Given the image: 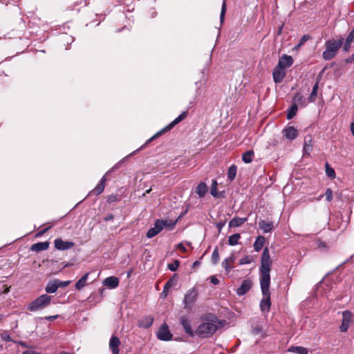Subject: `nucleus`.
Returning a JSON list of instances; mask_svg holds the SVG:
<instances>
[{"mask_svg":"<svg viewBox=\"0 0 354 354\" xmlns=\"http://www.w3.org/2000/svg\"><path fill=\"white\" fill-rule=\"evenodd\" d=\"M120 340L118 337L112 336L109 341V348L111 350L112 354H119V346Z\"/></svg>","mask_w":354,"mask_h":354,"instance_id":"16","label":"nucleus"},{"mask_svg":"<svg viewBox=\"0 0 354 354\" xmlns=\"http://www.w3.org/2000/svg\"><path fill=\"white\" fill-rule=\"evenodd\" d=\"M354 38V31H351L348 35L347 36L345 41H343V50L345 52H348L351 48V43L353 41V39Z\"/></svg>","mask_w":354,"mask_h":354,"instance_id":"23","label":"nucleus"},{"mask_svg":"<svg viewBox=\"0 0 354 354\" xmlns=\"http://www.w3.org/2000/svg\"><path fill=\"white\" fill-rule=\"evenodd\" d=\"M198 292L196 288L189 289L185 295L183 299L184 308L187 310H191L194 304L197 300Z\"/></svg>","mask_w":354,"mask_h":354,"instance_id":"5","label":"nucleus"},{"mask_svg":"<svg viewBox=\"0 0 354 354\" xmlns=\"http://www.w3.org/2000/svg\"><path fill=\"white\" fill-rule=\"evenodd\" d=\"M299 354H308V350L306 348H302L301 351H299Z\"/></svg>","mask_w":354,"mask_h":354,"instance_id":"59","label":"nucleus"},{"mask_svg":"<svg viewBox=\"0 0 354 354\" xmlns=\"http://www.w3.org/2000/svg\"><path fill=\"white\" fill-rule=\"evenodd\" d=\"M207 192V187L205 183H201L198 185L196 188V193L198 195L200 198H203L205 196Z\"/></svg>","mask_w":354,"mask_h":354,"instance_id":"26","label":"nucleus"},{"mask_svg":"<svg viewBox=\"0 0 354 354\" xmlns=\"http://www.w3.org/2000/svg\"><path fill=\"white\" fill-rule=\"evenodd\" d=\"M351 321V313L346 310L342 313V322L339 327L341 332L345 333L349 328V325Z\"/></svg>","mask_w":354,"mask_h":354,"instance_id":"9","label":"nucleus"},{"mask_svg":"<svg viewBox=\"0 0 354 354\" xmlns=\"http://www.w3.org/2000/svg\"><path fill=\"white\" fill-rule=\"evenodd\" d=\"M298 109V106L292 104L291 107L289 109L288 112L287 113V119H292L297 113Z\"/></svg>","mask_w":354,"mask_h":354,"instance_id":"36","label":"nucleus"},{"mask_svg":"<svg viewBox=\"0 0 354 354\" xmlns=\"http://www.w3.org/2000/svg\"><path fill=\"white\" fill-rule=\"evenodd\" d=\"M261 331L262 329L259 326L252 328V333L255 335L259 334L260 333H261Z\"/></svg>","mask_w":354,"mask_h":354,"instance_id":"52","label":"nucleus"},{"mask_svg":"<svg viewBox=\"0 0 354 354\" xmlns=\"http://www.w3.org/2000/svg\"><path fill=\"white\" fill-rule=\"evenodd\" d=\"M210 194L214 196L217 197L218 192H217V182L216 180H212V184L210 188Z\"/></svg>","mask_w":354,"mask_h":354,"instance_id":"39","label":"nucleus"},{"mask_svg":"<svg viewBox=\"0 0 354 354\" xmlns=\"http://www.w3.org/2000/svg\"><path fill=\"white\" fill-rule=\"evenodd\" d=\"M219 259H220V257H219L218 250V248H216L214 250L212 254V263L214 265L217 264L219 261Z\"/></svg>","mask_w":354,"mask_h":354,"instance_id":"38","label":"nucleus"},{"mask_svg":"<svg viewBox=\"0 0 354 354\" xmlns=\"http://www.w3.org/2000/svg\"><path fill=\"white\" fill-rule=\"evenodd\" d=\"M169 289H166V288L164 286L163 290L160 293L161 297L162 298H166L167 295H168V293H169Z\"/></svg>","mask_w":354,"mask_h":354,"instance_id":"50","label":"nucleus"},{"mask_svg":"<svg viewBox=\"0 0 354 354\" xmlns=\"http://www.w3.org/2000/svg\"><path fill=\"white\" fill-rule=\"evenodd\" d=\"M153 322V317L151 315L145 316L142 317L138 322V326L140 328H148Z\"/></svg>","mask_w":354,"mask_h":354,"instance_id":"18","label":"nucleus"},{"mask_svg":"<svg viewBox=\"0 0 354 354\" xmlns=\"http://www.w3.org/2000/svg\"><path fill=\"white\" fill-rule=\"evenodd\" d=\"M293 64V59L290 55H283L279 57L277 65L286 70L290 67Z\"/></svg>","mask_w":354,"mask_h":354,"instance_id":"11","label":"nucleus"},{"mask_svg":"<svg viewBox=\"0 0 354 354\" xmlns=\"http://www.w3.org/2000/svg\"><path fill=\"white\" fill-rule=\"evenodd\" d=\"M225 12H226V1H225V0H223V3H222L221 15H220V20H221V23H223L224 21Z\"/></svg>","mask_w":354,"mask_h":354,"instance_id":"42","label":"nucleus"},{"mask_svg":"<svg viewBox=\"0 0 354 354\" xmlns=\"http://www.w3.org/2000/svg\"><path fill=\"white\" fill-rule=\"evenodd\" d=\"M302 348L303 347L301 346H292L289 349V351L298 353L299 351H301Z\"/></svg>","mask_w":354,"mask_h":354,"instance_id":"53","label":"nucleus"},{"mask_svg":"<svg viewBox=\"0 0 354 354\" xmlns=\"http://www.w3.org/2000/svg\"><path fill=\"white\" fill-rule=\"evenodd\" d=\"M351 131L352 132L353 136H354V122H352L351 124Z\"/></svg>","mask_w":354,"mask_h":354,"instance_id":"60","label":"nucleus"},{"mask_svg":"<svg viewBox=\"0 0 354 354\" xmlns=\"http://www.w3.org/2000/svg\"><path fill=\"white\" fill-rule=\"evenodd\" d=\"M89 273H86L82 276L75 283V288L78 290H82L84 286H86V281L88 279Z\"/></svg>","mask_w":354,"mask_h":354,"instance_id":"30","label":"nucleus"},{"mask_svg":"<svg viewBox=\"0 0 354 354\" xmlns=\"http://www.w3.org/2000/svg\"><path fill=\"white\" fill-rule=\"evenodd\" d=\"M3 288H4V290H0V295L2 294V293H8L9 292V288L6 286H3Z\"/></svg>","mask_w":354,"mask_h":354,"instance_id":"58","label":"nucleus"},{"mask_svg":"<svg viewBox=\"0 0 354 354\" xmlns=\"http://www.w3.org/2000/svg\"><path fill=\"white\" fill-rule=\"evenodd\" d=\"M271 266L272 260L269 249L266 247L263 250L260 266V286L263 296L260 302V308L263 313H268L271 306L270 292Z\"/></svg>","mask_w":354,"mask_h":354,"instance_id":"1","label":"nucleus"},{"mask_svg":"<svg viewBox=\"0 0 354 354\" xmlns=\"http://www.w3.org/2000/svg\"><path fill=\"white\" fill-rule=\"evenodd\" d=\"M236 170H237V167L234 165H232L228 169V171H227V178L230 181H232L233 180H234V178L236 177Z\"/></svg>","mask_w":354,"mask_h":354,"instance_id":"33","label":"nucleus"},{"mask_svg":"<svg viewBox=\"0 0 354 354\" xmlns=\"http://www.w3.org/2000/svg\"><path fill=\"white\" fill-rule=\"evenodd\" d=\"M57 282L58 288H65V287L68 286L71 283V281H59L58 279H57Z\"/></svg>","mask_w":354,"mask_h":354,"instance_id":"44","label":"nucleus"},{"mask_svg":"<svg viewBox=\"0 0 354 354\" xmlns=\"http://www.w3.org/2000/svg\"><path fill=\"white\" fill-rule=\"evenodd\" d=\"M266 239L263 236H258L254 243V250L255 252H259L263 248Z\"/></svg>","mask_w":354,"mask_h":354,"instance_id":"24","label":"nucleus"},{"mask_svg":"<svg viewBox=\"0 0 354 354\" xmlns=\"http://www.w3.org/2000/svg\"><path fill=\"white\" fill-rule=\"evenodd\" d=\"M23 354H41V353H38L34 350L30 349V350L24 351Z\"/></svg>","mask_w":354,"mask_h":354,"instance_id":"54","label":"nucleus"},{"mask_svg":"<svg viewBox=\"0 0 354 354\" xmlns=\"http://www.w3.org/2000/svg\"><path fill=\"white\" fill-rule=\"evenodd\" d=\"M188 115V111H185L181 114H180L174 121H172L171 123H169L168 125H167L165 128H163L162 130L156 133L153 137H151L147 142H149L153 139L159 137L162 133L170 131L175 125L183 121Z\"/></svg>","mask_w":354,"mask_h":354,"instance_id":"6","label":"nucleus"},{"mask_svg":"<svg viewBox=\"0 0 354 354\" xmlns=\"http://www.w3.org/2000/svg\"><path fill=\"white\" fill-rule=\"evenodd\" d=\"M248 220L247 218H240L235 216L229 222V227H237L242 225Z\"/></svg>","mask_w":354,"mask_h":354,"instance_id":"21","label":"nucleus"},{"mask_svg":"<svg viewBox=\"0 0 354 354\" xmlns=\"http://www.w3.org/2000/svg\"><path fill=\"white\" fill-rule=\"evenodd\" d=\"M326 199L330 201L333 198V192L330 189H327L325 193Z\"/></svg>","mask_w":354,"mask_h":354,"instance_id":"45","label":"nucleus"},{"mask_svg":"<svg viewBox=\"0 0 354 354\" xmlns=\"http://www.w3.org/2000/svg\"><path fill=\"white\" fill-rule=\"evenodd\" d=\"M58 289L57 279L50 281L47 283L45 290L47 293H55Z\"/></svg>","mask_w":354,"mask_h":354,"instance_id":"25","label":"nucleus"},{"mask_svg":"<svg viewBox=\"0 0 354 354\" xmlns=\"http://www.w3.org/2000/svg\"><path fill=\"white\" fill-rule=\"evenodd\" d=\"M283 135L288 140H294L297 136V129L292 126L287 127L283 130Z\"/></svg>","mask_w":354,"mask_h":354,"instance_id":"15","label":"nucleus"},{"mask_svg":"<svg viewBox=\"0 0 354 354\" xmlns=\"http://www.w3.org/2000/svg\"><path fill=\"white\" fill-rule=\"evenodd\" d=\"M200 265V262L198 261H196L194 263H193V266L195 267V266H198Z\"/></svg>","mask_w":354,"mask_h":354,"instance_id":"63","label":"nucleus"},{"mask_svg":"<svg viewBox=\"0 0 354 354\" xmlns=\"http://www.w3.org/2000/svg\"><path fill=\"white\" fill-rule=\"evenodd\" d=\"M254 257L251 255H245L239 260L240 265L249 264L254 261Z\"/></svg>","mask_w":354,"mask_h":354,"instance_id":"37","label":"nucleus"},{"mask_svg":"<svg viewBox=\"0 0 354 354\" xmlns=\"http://www.w3.org/2000/svg\"><path fill=\"white\" fill-rule=\"evenodd\" d=\"M241 239V235L239 233L234 234L229 236L228 243L230 245H236L239 243V240Z\"/></svg>","mask_w":354,"mask_h":354,"instance_id":"35","label":"nucleus"},{"mask_svg":"<svg viewBox=\"0 0 354 354\" xmlns=\"http://www.w3.org/2000/svg\"><path fill=\"white\" fill-rule=\"evenodd\" d=\"M118 201V198L116 195H111L108 197L107 198V202L109 203H113V202H115V201Z\"/></svg>","mask_w":354,"mask_h":354,"instance_id":"47","label":"nucleus"},{"mask_svg":"<svg viewBox=\"0 0 354 354\" xmlns=\"http://www.w3.org/2000/svg\"><path fill=\"white\" fill-rule=\"evenodd\" d=\"M223 226V223H218L217 224V227L221 230L222 228V227Z\"/></svg>","mask_w":354,"mask_h":354,"instance_id":"64","label":"nucleus"},{"mask_svg":"<svg viewBox=\"0 0 354 354\" xmlns=\"http://www.w3.org/2000/svg\"><path fill=\"white\" fill-rule=\"evenodd\" d=\"M344 38L339 37L337 40L329 39L325 42L326 50L322 53L324 60L329 61L333 59L337 55L338 50L343 44Z\"/></svg>","mask_w":354,"mask_h":354,"instance_id":"3","label":"nucleus"},{"mask_svg":"<svg viewBox=\"0 0 354 354\" xmlns=\"http://www.w3.org/2000/svg\"><path fill=\"white\" fill-rule=\"evenodd\" d=\"M55 248L59 250H66L72 248L74 246V243L72 241H65L62 239H57L54 241Z\"/></svg>","mask_w":354,"mask_h":354,"instance_id":"10","label":"nucleus"},{"mask_svg":"<svg viewBox=\"0 0 354 354\" xmlns=\"http://www.w3.org/2000/svg\"><path fill=\"white\" fill-rule=\"evenodd\" d=\"M286 70L277 65L272 72L273 80L275 83H281L286 76Z\"/></svg>","mask_w":354,"mask_h":354,"instance_id":"8","label":"nucleus"},{"mask_svg":"<svg viewBox=\"0 0 354 354\" xmlns=\"http://www.w3.org/2000/svg\"><path fill=\"white\" fill-rule=\"evenodd\" d=\"M180 263L178 260H175L173 263H169L167 268L171 271H176L179 267Z\"/></svg>","mask_w":354,"mask_h":354,"instance_id":"41","label":"nucleus"},{"mask_svg":"<svg viewBox=\"0 0 354 354\" xmlns=\"http://www.w3.org/2000/svg\"><path fill=\"white\" fill-rule=\"evenodd\" d=\"M254 157V152L253 150H248L243 153L242 155V160L246 163H250L252 162L253 158Z\"/></svg>","mask_w":354,"mask_h":354,"instance_id":"28","label":"nucleus"},{"mask_svg":"<svg viewBox=\"0 0 354 354\" xmlns=\"http://www.w3.org/2000/svg\"><path fill=\"white\" fill-rule=\"evenodd\" d=\"M222 266L227 272H230L233 268V266L229 263V261H227L225 259L223 261Z\"/></svg>","mask_w":354,"mask_h":354,"instance_id":"43","label":"nucleus"},{"mask_svg":"<svg viewBox=\"0 0 354 354\" xmlns=\"http://www.w3.org/2000/svg\"><path fill=\"white\" fill-rule=\"evenodd\" d=\"M178 281V275L174 274L165 284L166 289H170L171 287L175 286Z\"/></svg>","mask_w":354,"mask_h":354,"instance_id":"32","label":"nucleus"},{"mask_svg":"<svg viewBox=\"0 0 354 354\" xmlns=\"http://www.w3.org/2000/svg\"><path fill=\"white\" fill-rule=\"evenodd\" d=\"M320 78L319 77H317V81L315 85L313 86V90L311 91V93L308 97V102H315L317 95V91L319 88V82Z\"/></svg>","mask_w":354,"mask_h":354,"instance_id":"27","label":"nucleus"},{"mask_svg":"<svg viewBox=\"0 0 354 354\" xmlns=\"http://www.w3.org/2000/svg\"><path fill=\"white\" fill-rule=\"evenodd\" d=\"M105 176H103L102 178L100 180V181L98 183V184L95 186V187L93 189V192L95 194L99 195L101 194L105 187Z\"/></svg>","mask_w":354,"mask_h":354,"instance_id":"29","label":"nucleus"},{"mask_svg":"<svg viewBox=\"0 0 354 354\" xmlns=\"http://www.w3.org/2000/svg\"><path fill=\"white\" fill-rule=\"evenodd\" d=\"M310 39V36L308 35H304L300 39L298 46H302L305 42Z\"/></svg>","mask_w":354,"mask_h":354,"instance_id":"46","label":"nucleus"},{"mask_svg":"<svg viewBox=\"0 0 354 354\" xmlns=\"http://www.w3.org/2000/svg\"><path fill=\"white\" fill-rule=\"evenodd\" d=\"M210 281L214 284V285H218L220 282L219 279L218 278H216L215 276H212L210 277Z\"/></svg>","mask_w":354,"mask_h":354,"instance_id":"49","label":"nucleus"},{"mask_svg":"<svg viewBox=\"0 0 354 354\" xmlns=\"http://www.w3.org/2000/svg\"><path fill=\"white\" fill-rule=\"evenodd\" d=\"M113 218H114L113 215L112 214H109L106 216L104 217V221H113Z\"/></svg>","mask_w":354,"mask_h":354,"instance_id":"57","label":"nucleus"},{"mask_svg":"<svg viewBox=\"0 0 354 354\" xmlns=\"http://www.w3.org/2000/svg\"><path fill=\"white\" fill-rule=\"evenodd\" d=\"M177 248L179 249L181 252H185L187 251L186 248L182 243L178 244Z\"/></svg>","mask_w":354,"mask_h":354,"instance_id":"55","label":"nucleus"},{"mask_svg":"<svg viewBox=\"0 0 354 354\" xmlns=\"http://www.w3.org/2000/svg\"><path fill=\"white\" fill-rule=\"evenodd\" d=\"M352 61H354V53L351 55V57L346 59V62H351Z\"/></svg>","mask_w":354,"mask_h":354,"instance_id":"61","label":"nucleus"},{"mask_svg":"<svg viewBox=\"0 0 354 354\" xmlns=\"http://www.w3.org/2000/svg\"><path fill=\"white\" fill-rule=\"evenodd\" d=\"M162 222L156 220L154 223V226L151 227L147 232V237L151 239L159 234L162 230L161 226Z\"/></svg>","mask_w":354,"mask_h":354,"instance_id":"14","label":"nucleus"},{"mask_svg":"<svg viewBox=\"0 0 354 354\" xmlns=\"http://www.w3.org/2000/svg\"><path fill=\"white\" fill-rule=\"evenodd\" d=\"M259 225L263 233L270 232L274 229V223L272 221L261 220L259 221Z\"/></svg>","mask_w":354,"mask_h":354,"instance_id":"17","label":"nucleus"},{"mask_svg":"<svg viewBox=\"0 0 354 354\" xmlns=\"http://www.w3.org/2000/svg\"><path fill=\"white\" fill-rule=\"evenodd\" d=\"M308 138V137H306L304 139V151L305 153H309L313 149L310 136H309Z\"/></svg>","mask_w":354,"mask_h":354,"instance_id":"34","label":"nucleus"},{"mask_svg":"<svg viewBox=\"0 0 354 354\" xmlns=\"http://www.w3.org/2000/svg\"><path fill=\"white\" fill-rule=\"evenodd\" d=\"M49 247V243L48 241L39 242L31 245L30 250L32 251L40 252L46 250Z\"/></svg>","mask_w":354,"mask_h":354,"instance_id":"22","label":"nucleus"},{"mask_svg":"<svg viewBox=\"0 0 354 354\" xmlns=\"http://www.w3.org/2000/svg\"><path fill=\"white\" fill-rule=\"evenodd\" d=\"M50 227H46L44 228V230H41L40 232H39L37 234V236H42L44 233H46L48 230H49Z\"/></svg>","mask_w":354,"mask_h":354,"instance_id":"56","label":"nucleus"},{"mask_svg":"<svg viewBox=\"0 0 354 354\" xmlns=\"http://www.w3.org/2000/svg\"><path fill=\"white\" fill-rule=\"evenodd\" d=\"M103 284L111 288H115L119 285V279L115 277H109L103 281Z\"/></svg>","mask_w":354,"mask_h":354,"instance_id":"20","label":"nucleus"},{"mask_svg":"<svg viewBox=\"0 0 354 354\" xmlns=\"http://www.w3.org/2000/svg\"><path fill=\"white\" fill-rule=\"evenodd\" d=\"M252 283L250 279H245L242 281V283L239 288L236 290V293L239 296L244 295L247 293L252 288Z\"/></svg>","mask_w":354,"mask_h":354,"instance_id":"13","label":"nucleus"},{"mask_svg":"<svg viewBox=\"0 0 354 354\" xmlns=\"http://www.w3.org/2000/svg\"><path fill=\"white\" fill-rule=\"evenodd\" d=\"M58 317H59V315H56L46 316L44 317V319L46 320H48V321H54L56 319H57Z\"/></svg>","mask_w":354,"mask_h":354,"instance_id":"51","label":"nucleus"},{"mask_svg":"<svg viewBox=\"0 0 354 354\" xmlns=\"http://www.w3.org/2000/svg\"><path fill=\"white\" fill-rule=\"evenodd\" d=\"M51 299V296H49L47 294H43L32 301L28 304L27 309L30 312L42 310L50 304Z\"/></svg>","mask_w":354,"mask_h":354,"instance_id":"4","label":"nucleus"},{"mask_svg":"<svg viewBox=\"0 0 354 354\" xmlns=\"http://www.w3.org/2000/svg\"><path fill=\"white\" fill-rule=\"evenodd\" d=\"M158 221L162 222L161 226L162 230L164 228H167L169 230H171L174 228L176 225V222L172 221L171 220H162V219H157Z\"/></svg>","mask_w":354,"mask_h":354,"instance_id":"31","label":"nucleus"},{"mask_svg":"<svg viewBox=\"0 0 354 354\" xmlns=\"http://www.w3.org/2000/svg\"><path fill=\"white\" fill-rule=\"evenodd\" d=\"M180 322L185 332L189 336L193 337L194 335V332L192 328L191 321L187 317L182 316L180 318Z\"/></svg>","mask_w":354,"mask_h":354,"instance_id":"12","label":"nucleus"},{"mask_svg":"<svg viewBox=\"0 0 354 354\" xmlns=\"http://www.w3.org/2000/svg\"><path fill=\"white\" fill-rule=\"evenodd\" d=\"M235 259H236V257L234 256V254H231V255L226 258L225 260H227V261H229V263L232 265L234 263L235 261Z\"/></svg>","mask_w":354,"mask_h":354,"instance_id":"48","label":"nucleus"},{"mask_svg":"<svg viewBox=\"0 0 354 354\" xmlns=\"http://www.w3.org/2000/svg\"><path fill=\"white\" fill-rule=\"evenodd\" d=\"M326 173L327 176L331 178H334L335 177V172L333 168L329 167L328 164H326Z\"/></svg>","mask_w":354,"mask_h":354,"instance_id":"40","label":"nucleus"},{"mask_svg":"<svg viewBox=\"0 0 354 354\" xmlns=\"http://www.w3.org/2000/svg\"><path fill=\"white\" fill-rule=\"evenodd\" d=\"M201 323L195 330L197 336L201 338L212 337L218 329L223 328L225 321L219 319L212 313L204 315L201 318Z\"/></svg>","mask_w":354,"mask_h":354,"instance_id":"2","label":"nucleus"},{"mask_svg":"<svg viewBox=\"0 0 354 354\" xmlns=\"http://www.w3.org/2000/svg\"><path fill=\"white\" fill-rule=\"evenodd\" d=\"M172 334L170 333L169 330V326L167 324L164 323L160 327L157 332V337L163 341H169L172 338Z\"/></svg>","mask_w":354,"mask_h":354,"instance_id":"7","label":"nucleus"},{"mask_svg":"<svg viewBox=\"0 0 354 354\" xmlns=\"http://www.w3.org/2000/svg\"><path fill=\"white\" fill-rule=\"evenodd\" d=\"M293 104L296 106H300L301 107H304L307 105V102L305 97L301 95L300 93H297L293 97Z\"/></svg>","mask_w":354,"mask_h":354,"instance_id":"19","label":"nucleus"},{"mask_svg":"<svg viewBox=\"0 0 354 354\" xmlns=\"http://www.w3.org/2000/svg\"><path fill=\"white\" fill-rule=\"evenodd\" d=\"M196 85L197 86L196 92H198V91L201 88V86H202V83L200 82H196Z\"/></svg>","mask_w":354,"mask_h":354,"instance_id":"62","label":"nucleus"}]
</instances>
